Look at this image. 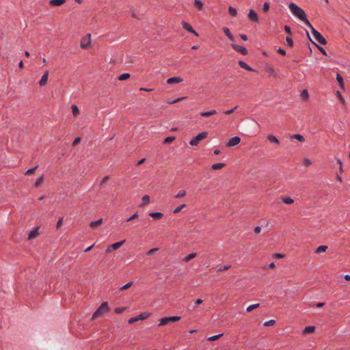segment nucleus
<instances>
[{
    "label": "nucleus",
    "mask_w": 350,
    "mask_h": 350,
    "mask_svg": "<svg viewBox=\"0 0 350 350\" xmlns=\"http://www.w3.org/2000/svg\"><path fill=\"white\" fill-rule=\"evenodd\" d=\"M292 14L302 21L308 27H311V23L306 18L304 10L294 3H291L288 5Z\"/></svg>",
    "instance_id": "obj_1"
},
{
    "label": "nucleus",
    "mask_w": 350,
    "mask_h": 350,
    "mask_svg": "<svg viewBox=\"0 0 350 350\" xmlns=\"http://www.w3.org/2000/svg\"><path fill=\"white\" fill-rule=\"evenodd\" d=\"M109 310L108 303L107 301L103 302L100 307L94 312L92 319L94 320L100 317L103 316Z\"/></svg>",
    "instance_id": "obj_2"
},
{
    "label": "nucleus",
    "mask_w": 350,
    "mask_h": 350,
    "mask_svg": "<svg viewBox=\"0 0 350 350\" xmlns=\"http://www.w3.org/2000/svg\"><path fill=\"white\" fill-rule=\"evenodd\" d=\"M308 27L311 29L312 34L317 41H318L319 43H321V44H323V45L327 44L326 40L323 38V36L319 31H317L312 27V25H311V27Z\"/></svg>",
    "instance_id": "obj_3"
},
{
    "label": "nucleus",
    "mask_w": 350,
    "mask_h": 350,
    "mask_svg": "<svg viewBox=\"0 0 350 350\" xmlns=\"http://www.w3.org/2000/svg\"><path fill=\"white\" fill-rule=\"evenodd\" d=\"M208 133L204 131L199 133L195 138L192 139L189 144L191 146H198L199 143L204 139L206 138Z\"/></svg>",
    "instance_id": "obj_4"
},
{
    "label": "nucleus",
    "mask_w": 350,
    "mask_h": 350,
    "mask_svg": "<svg viewBox=\"0 0 350 350\" xmlns=\"http://www.w3.org/2000/svg\"><path fill=\"white\" fill-rule=\"evenodd\" d=\"M91 40V34H87L81 38L80 46L83 49H87L90 45Z\"/></svg>",
    "instance_id": "obj_5"
},
{
    "label": "nucleus",
    "mask_w": 350,
    "mask_h": 350,
    "mask_svg": "<svg viewBox=\"0 0 350 350\" xmlns=\"http://www.w3.org/2000/svg\"><path fill=\"white\" fill-rule=\"evenodd\" d=\"M149 316H150V314L146 313V312H143V313H141L137 317H132V318L129 319V321H128V323L129 324H132V323H133L135 322H137L138 321L144 320V319H147Z\"/></svg>",
    "instance_id": "obj_6"
},
{
    "label": "nucleus",
    "mask_w": 350,
    "mask_h": 350,
    "mask_svg": "<svg viewBox=\"0 0 350 350\" xmlns=\"http://www.w3.org/2000/svg\"><path fill=\"white\" fill-rule=\"evenodd\" d=\"M241 142V138L239 137H233L228 140L226 144L227 147H232L238 145Z\"/></svg>",
    "instance_id": "obj_7"
},
{
    "label": "nucleus",
    "mask_w": 350,
    "mask_h": 350,
    "mask_svg": "<svg viewBox=\"0 0 350 350\" xmlns=\"http://www.w3.org/2000/svg\"><path fill=\"white\" fill-rule=\"evenodd\" d=\"M231 46L233 49H234L236 51L241 53L243 55H247V50L240 45H237L235 44H232Z\"/></svg>",
    "instance_id": "obj_8"
},
{
    "label": "nucleus",
    "mask_w": 350,
    "mask_h": 350,
    "mask_svg": "<svg viewBox=\"0 0 350 350\" xmlns=\"http://www.w3.org/2000/svg\"><path fill=\"white\" fill-rule=\"evenodd\" d=\"M49 74V70H46L44 72V75H42V77H41V79L39 81V85L40 86H44L47 83Z\"/></svg>",
    "instance_id": "obj_9"
},
{
    "label": "nucleus",
    "mask_w": 350,
    "mask_h": 350,
    "mask_svg": "<svg viewBox=\"0 0 350 350\" xmlns=\"http://www.w3.org/2000/svg\"><path fill=\"white\" fill-rule=\"evenodd\" d=\"M182 25H183V27L184 29H185L188 31L195 34L197 36H198V34L196 33V31L192 28V27L189 23H187L185 21H183Z\"/></svg>",
    "instance_id": "obj_10"
},
{
    "label": "nucleus",
    "mask_w": 350,
    "mask_h": 350,
    "mask_svg": "<svg viewBox=\"0 0 350 350\" xmlns=\"http://www.w3.org/2000/svg\"><path fill=\"white\" fill-rule=\"evenodd\" d=\"M248 18L253 22H258V17L256 14V12L253 10H250L248 14Z\"/></svg>",
    "instance_id": "obj_11"
},
{
    "label": "nucleus",
    "mask_w": 350,
    "mask_h": 350,
    "mask_svg": "<svg viewBox=\"0 0 350 350\" xmlns=\"http://www.w3.org/2000/svg\"><path fill=\"white\" fill-rule=\"evenodd\" d=\"M183 81V79L181 77H174L169 78L167 80V83L168 84L178 83L182 82Z\"/></svg>",
    "instance_id": "obj_12"
},
{
    "label": "nucleus",
    "mask_w": 350,
    "mask_h": 350,
    "mask_svg": "<svg viewBox=\"0 0 350 350\" xmlns=\"http://www.w3.org/2000/svg\"><path fill=\"white\" fill-rule=\"evenodd\" d=\"M171 323H172V319H171L170 317H164L160 320V321L158 324V326H159V327L163 326V325H165Z\"/></svg>",
    "instance_id": "obj_13"
},
{
    "label": "nucleus",
    "mask_w": 350,
    "mask_h": 350,
    "mask_svg": "<svg viewBox=\"0 0 350 350\" xmlns=\"http://www.w3.org/2000/svg\"><path fill=\"white\" fill-rule=\"evenodd\" d=\"M150 196L148 195H145L142 198V202L139 205L140 207H144L147 206L150 203Z\"/></svg>",
    "instance_id": "obj_14"
},
{
    "label": "nucleus",
    "mask_w": 350,
    "mask_h": 350,
    "mask_svg": "<svg viewBox=\"0 0 350 350\" xmlns=\"http://www.w3.org/2000/svg\"><path fill=\"white\" fill-rule=\"evenodd\" d=\"M290 139H297V140H298L299 142H305V139H304V136H302L300 134L291 135L290 136Z\"/></svg>",
    "instance_id": "obj_15"
},
{
    "label": "nucleus",
    "mask_w": 350,
    "mask_h": 350,
    "mask_svg": "<svg viewBox=\"0 0 350 350\" xmlns=\"http://www.w3.org/2000/svg\"><path fill=\"white\" fill-rule=\"evenodd\" d=\"M66 0H51L49 3L53 6H59L64 4Z\"/></svg>",
    "instance_id": "obj_16"
},
{
    "label": "nucleus",
    "mask_w": 350,
    "mask_h": 350,
    "mask_svg": "<svg viewBox=\"0 0 350 350\" xmlns=\"http://www.w3.org/2000/svg\"><path fill=\"white\" fill-rule=\"evenodd\" d=\"M315 331V327L314 326H307L306 327L304 330H303V333L304 334H312Z\"/></svg>",
    "instance_id": "obj_17"
},
{
    "label": "nucleus",
    "mask_w": 350,
    "mask_h": 350,
    "mask_svg": "<svg viewBox=\"0 0 350 350\" xmlns=\"http://www.w3.org/2000/svg\"><path fill=\"white\" fill-rule=\"evenodd\" d=\"M38 235V228L33 229L28 235V239H33Z\"/></svg>",
    "instance_id": "obj_18"
},
{
    "label": "nucleus",
    "mask_w": 350,
    "mask_h": 350,
    "mask_svg": "<svg viewBox=\"0 0 350 350\" xmlns=\"http://www.w3.org/2000/svg\"><path fill=\"white\" fill-rule=\"evenodd\" d=\"M126 241L125 239L122 240V241H118V242H116L113 244H112L111 245V247L113 249V250H118V248H120L124 243V242Z\"/></svg>",
    "instance_id": "obj_19"
},
{
    "label": "nucleus",
    "mask_w": 350,
    "mask_h": 350,
    "mask_svg": "<svg viewBox=\"0 0 350 350\" xmlns=\"http://www.w3.org/2000/svg\"><path fill=\"white\" fill-rule=\"evenodd\" d=\"M238 63H239V65L241 68H244V69H245V70H248V71H252V70H253V69H252L250 66H248L245 62H244L243 61L240 60V61H239V62H238Z\"/></svg>",
    "instance_id": "obj_20"
},
{
    "label": "nucleus",
    "mask_w": 350,
    "mask_h": 350,
    "mask_svg": "<svg viewBox=\"0 0 350 350\" xmlns=\"http://www.w3.org/2000/svg\"><path fill=\"white\" fill-rule=\"evenodd\" d=\"M102 224H103V219H100L97 221L90 222V227L92 228H94L98 226H100Z\"/></svg>",
    "instance_id": "obj_21"
},
{
    "label": "nucleus",
    "mask_w": 350,
    "mask_h": 350,
    "mask_svg": "<svg viewBox=\"0 0 350 350\" xmlns=\"http://www.w3.org/2000/svg\"><path fill=\"white\" fill-rule=\"evenodd\" d=\"M150 215L155 219H159L163 217V214L161 212H153L150 213Z\"/></svg>",
    "instance_id": "obj_22"
},
{
    "label": "nucleus",
    "mask_w": 350,
    "mask_h": 350,
    "mask_svg": "<svg viewBox=\"0 0 350 350\" xmlns=\"http://www.w3.org/2000/svg\"><path fill=\"white\" fill-rule=\"evenodd\" d=\"M336 80L340 85V87L342 89H344L345 85H344V81L342 77L340 74H337L336 75Z\"/></svg>",
    "instance_id": "obj_23"
},
{
    "label": "nucleus",
    "mask_w": 350,
    "mask_h": 350,
    "mask_svg": "<svg viewBox=\"0 0 350 350\" xmlns=\"http://www.w3.org/2000/svg\"><path fill=\"white\" fill-rule=\"evenodd\" d=\"M267 139L273 144H279L280 142L279 140L275 137L274 135H269L267 136Z\"/></svg>",
    "instance_id": "obj_24"
},
{
    "label": "nucleus",
    "mask_w": 350,
    "mask_h": 350,
    "mask_svg": "<svg viewBox=\"0 0 350 350\" xmlns=\"http://www.w3.org/2000/svg\"><path fill=\"white\" fill-rule=\"evenodd\" d=\"M196 256H197L196 253H195V252L191 253L183 258V261L187 262L189 260H191V259L194 258Z\"/></svg>",
    "instance_id": "obj_25"
},
{
    "label": "nucleus",
    "mask_w": 350,
    "mask_h": 350,
    "mask_svg": "<svg viewBox=\"0 0 350 350\" xmlns=\"http://www.w3.org/2000/svg\"><path fill=\"white\" fill-rule=\"evenodd\" d=\"M327 248L328 247L326 245H320L319 247H318L316 249V253L317 254H320V253L325 252L327 251Z\"/></svg>",
    "instance_id": "obj_26"
},
{
    "label": "nucleus",
    "mask_w": 350,
    "mask_h": 350,
    "mask_svg": "<svg viewBox=\"0 0 350 350\" xmlns=\"http://www.w3.org/2000/svg\"><path fill=\"white\" fill-rule=\"evenodd\" d=\"M71 109L72 114L75 117L77 116L79 114V109L77 105H72L71 106Z\"/></svg>",
    "instance_id": "obj_27"
},
{
    "label": "nucleus",
    "mask_w": 350,
    "mask_h": 350,
    "mask_svg": "<svg viewBox=\"0 0 350 350\" xmlns=\"http://www.w3.org/2000/svg\"><path fill=\"white\" fill-rule=\"evenodd\" d=\"M282 200L286 204H291L294 202V200L289 197H282Z\"/></svg>",
    "instance_id": "obj_28"
},
{
    "label": "nucleus",
    "mask_w": 350,
    "mask_h": 350,
    "mask_svg": "<svg viewBox=\"0 0 350 350\" xmlns=\"http://www.w3.org/2000/svg\"><path fill=\"white\" fill-rule=\"evenodd\" d=\"M224 166H225L224 163H217L213 164L211 167H212L213 170H221Z\"/></svg>",
    "instance_id": "obj_29"
},
{
    "label": "nucleus",
    "mask_w": 350,
    "mask_h": 350,
    "mask_svg": "<svg viewBox=\"0 0 350 350\" xmlns=\"http://www.w3.org/2000/svg\"><path fill=\"white\" fill-rule=\"evenodd\" d=\"M187 194V191L184 189L180 190L177 194L174 196L176 198H181L185 196Z\"/></svg>",
    "instance_id": "obj_30"
},
{
    "label": "nucleus",
    "mask_w": 350,
    "mask_h": 350,
    "mask_svg": "<svg viewBox=\"0 0 350 350\" xmlns=\"http://www.w3.org/2000/svg\"><path fill=\"white\" fill-rule=\"evenodd\" d=\"M259 306H260L259 304H255L250 305L247 308L246 310H247V312H250L252 310H254V309L258 308L259 307Z\"/></svg>",
    "instance_id": "obj_31"
},
{
    "label": "nucleus",
    "mask_w": 350,
    "mask_h": 350,
    "mask_svg": "<svg viewBox=\"0 0 350 350\" xmlns=\"http://www.w3.org/2000/svg\"><path fill=\"white\" fill-rule=\"evenodd\" d=\"M224 334H219L218 335H215V336H210L207 338V340L208 341H215V340H218L219 338H220Z\"/></svg>",
    "instance_id": "obj_32"
},
{
    "label": "nucleus",
    "mask_w": 350,
    "mask_h": 350,
    "mask_svg": "<svg viewBox=\"0 0 350 350\" xmlns=\"http://www.w3.org/2000/svg\"><path fill=\"white\" fill-rule=\"evenodd\" d=\"M336 96L338 97V98L339 99L340 102L342 105H345V103H346L345 100L344 99L343 96H342L341 93L339 91L336 92Z\"/></svg>",
    "instance_id": "obj_33"
},
{
    "label": "nucleus",
    "mask_w": 350,
    "mask_h": 350,
    "mask_svg": "<svg viewBox=\"0 0 350 350\" xmlns=\"http://www.w3.org/2000/svg\"><path fill=\"white\" fill-rule=\"evenodd\" d=\"M186 206L185 204H180V206L175 208L173 211V213L176 214L178 213L183 208Z\"/></svg>",
    "instance_id": "obj_34"
},
{
    "label": "nucleus",
    "mask_w": 350,
    "mask_h": 350,
    "mask_svg": "<svg viewBox=\"0 0 350 350\" xmlns=\"http://www.w3.org/2000/svg\"><path fill=\"white\" fill-rule=\"evenodd\" d=\"M43 180H44L43 176H40L38 178H37V180L35 183V187H40L42 185V183H43Z\"/></svg>",
    "instance_id": "obj_35"
},
{
    "label": "nucleus",
    "mask_w": 350,
    "mask_h": 350,
    "mask_svg": "<svg viewBox=\"0 0 350 350\" xmlns=\"http://www.w3.org/2000/svg\"><path fill=\"white\" fill-rule=\"evenodd\" d=\"M133 282H128L127 284H124V286H122L120 290V291H124V290H126L128 288H129L132 285H133Z\"/></svg>",
    "instance_id": "obj_36"
},
{
    "label": "nucleus",
    "mask_w": 350,
    "mask_h": 350,
    "mask_svg": "<svg viewBox=\"0 0 350 350\" xmlns=\"http://www.w3.org/2000/svg\"><path fill=\"white\" fill-rule=\"evenodd\" d=\"M129 77H130V75L129 73H124V74L121 75L120 76H119L118 79L120 81H124V80L129 79Z\"/></svg>",
    "instance_id": "obj_37"
},
{
    "label": "nucleus",
    "mask_w": 350,
    "mask_h": 350,
    "mask_svg": "<svg viewBox=\"0 0 350 350\" xmlns=\"http://www.w3.org/2000/svg\"><path fill=\"white\" fill-rule=\"evenodd\" d=\"M229 13L231 16H234L237 15V10L231 6L228 8Z\"/></svg>",
    "instance_id": "obj_38"
},
{
    "label": "nucleus",
    "mask_w": 350,
    "mask_h": 350,
    "mask_svg": "<svg viewBox=\"0 0 350 350\" xmlns=\"http://www.w3.org/2000/svg\"><path fill=\"white\" fill-rule=\"evenodd\" d=\"M38 168V166H36L35 167H33V168H31V169H29L28 170H27L25 173V175H31L32 174H33L36 169Z\"/></svg>",
    "instance_id": "obj_39"
},
{
    "label": "nucleus",
    "mask_w": 350,
    "mask_h": 350,
    "mask_svg": "<svg viewBox=\"0 0 350 350\" xmlns=\"http://www.w3.org/2000/svg\"><path fill=\"white\" fill-rule=\"evenodd\" d=\"M194 3L198 8L199 10L202 9L203 3L200 0H195Z\"/></svg>",
    "instance_id": "obj_40"
},
{
    "label": "nucleus",
    "mask_w": 350,
    "mask_h": 350,
    "mask_svg": "<svg viewBox=\"0 0 350 350\" xmlns=\"http://www.w3.org/2000/svg\"><path fill=\"white\" fill-rule=\"evenodd\" d=\"M275 320L271 319V320H269V321H265V322L264 323V325H265V326H267V327H268V326H272V325H275Z\"/></svg>",
    "instance_id": "obj_41"
},
{
    "label": "nucleus",
    "mask_w": 350,
    "mask_h": 350,
    "mask_svg": "<svg viewBox=\"0 0 350 350\" xmlns=\"http://www.w3.org/2000/svg\"><path fill=\"white\" fill-rule=\"evenodd\" d=\"M139 217V214L137 212L135 213L133 215H131V217H129L127 219H126V221H131L136 218H137Z\"/></svg>",
    "instance_id": "obj_42"
},
{
    "label": "nucleus",
    "mask_w": 350,
    "mask_h": 350,
    "mask_svg": "<svg viewBox=\"0 0 350 350\" xmlns=\"http://www.w3.org/2000/svg\"><path fill=\"white\" fill-rule=\"evenodd\" d=\"M175 139L174 137H167L164 139V144H170Z\"/></svg>",
    "instance_id": "obj_43"
},
{
    "label": "nucleus",
    "mask_w": 350,
    "mask_h": 350,
    "mask_svg": "<svg viewBox=\"0 0 350 350\" xmlns=\"http://www.w3.org/2000/svg\"><path fill=\"white\" fill-rule=\"evenodd\" d=\"M301 95L303 97V98L306 100H307L309 98V94L306 90H303Z\"/></svg>",
    "instance_id": "obj_44"
},
{
    "label": "nucleus",
    "mask_w": 350,
    "mask_h": 350,
    "mask_svg": "<svg viewBox=\"0 0 350 350\" xmlns=\"http://www.w3.org/2000/svg\"><path fill=\"white\" fill-rule=\"evenodd\" d=\"M63 220H64L63 217H60V218L58 219L57 223V224H56V228H57V229H59V228H60L62 227V224H63Z\"/></svg>",
    "instance_id": "obj_45"
},
{
    "label": "nucleus",
    "mask_w": 350,
    "mask_h": 350,
    "mask_svg": "<svg viewBox=\"0 0 350 350\" xmlns=\"http://www.w3.org/2000/svg\"><path fill=\"white\" fill-rule=\"evenodd\" d=\"M159 250V248H152L148 251L147 255L151 256L153 255L156 252Z\"/></svg>",
    "instance_id": "obj_46"
},
{
    "label": "nucleus",
    "mask_w": 350,
    "mask_h": 350,
    "mask_svg": "<svg viewBox=\"0 0 350 350\" xmlns=\"http://www.w3.org/2000/svg\"><path fill=\"white\" fill-rule=\"evenodd\" d=\"M231 267L230 265L217 269V271H223L229 269Z\"/></svg>",
    "instance_id": "obj_47"
},
{
    "label": "nucleus",
    "mask_w": 350,
    "mask_h": 350,
    "mask_svg": "<svg viewBox=\"0 0 350 350\" xmlns=\"http://www.w3.org/2000/svg\"><path fill=\"white\" fill-rule=\"evenodd\" d=\"M304 164L305 166L308 167L312 164V161L310 159L306 158L304 160Z\"/></svg>",
    "instance_id": "obj_48"
},
{
    "label": "nucleus",
    "mask_w": 350,
    "mask_h": 350,
    "mask_svg": "<svg viewBox=\"0 0 350 350\" xmlns=\"http://www.w3.org/2000/svg\"><path fill=\"white\" fill-rule=\"evenodd\" d=\"M286 41L289 46L292 47L293 46V41L290 37H286Z\"/></svg>",
    "instance_id": "obj_49"
},
{
    "label": "nucleus",
    "mask_w": 350,
    "mask_h": 350,
    "mask_svg": "<svg viewBox=\"0 0 350 350\" xmlns=\"http://www.w3.org/2000/svg\"><path fill=\"white\" fill-rule=\"evenodd\" d=\"M185 97H181V98H177L176 100H171L170 101H167V103L169 104H173V103H178V102H180V100L185 99Z\"/></svg>",
    "instance_id": "obj_50"
},
{
    "label": "nucleus",
    "mask_w": 350,
    "mask_h": 350,
    "mask_svg": "<svg viewBox=\"0 0 350 350\" xmlns=\"http://www.w3.org/2000/svg\"><path fill=\"white\" fill-rule=\"evenodd\" d=\"M126 310L125 307L117 308L115 309V312L117 314L122 313Z\"/></svg>",
    "instance_id": "obj_51"
},
{
    "label": "nucleus",
    "mask_w": 350,
    "mask_h": 350,
    "mask_svg": "<svg viewBox=\"0 0 350 350\" xmlns=\"http://www.w3.org/2000/svg\"><path fill=\"white\" fill-rule=\"evenodd\" d=\"M269 10V3L266 2L264 3L262 7V10L265 12H267Z\"/></svg>",
    "instance_id": "obj_52"
},
{
    "label": "nucleus",
    "mask_w": 350,
    "mask_h": 350,
    "mask_svg": "<svg viewBox=\"0 0 350 350\" xmlns=\"http://www.w3.org/2000/svg\"><path fill=\"white\" fill-rule=\"evenodd\" d=\"M337 163L339 165V171L340 173H342L343 172V168H342V162L341 161V160L338 159L337 161Z\"/></svg>",
    "instance_id": "obj_53"
},
{
    "label": "nucleus",
    "mask_w": 350,
    "mask_h": 350,
    "mask_svg": "<svg viewBox=\"0 0 350 350\" xmlns=\"http://www.w3.org/2000/svg\"><path fill=\"white\" fill-rule=\"evenodd\" d=\"M109 176H105V177L102 179V180H101V182H100V185H103L105 184V183L109 180Z\"/></svg>",
    "instance_id": "obj_54"
},
{
    "label": "nucleus",
    "mask_w": 350,
    "mask_h": 350,
    "mask_svg": "<svg viewBox=\"0 0 350 350\" xmlns=\"http://www.w3.org/2000/svg\"><path fill=\"white\" fill-rule=\"evenodd\" d=\"M223 31L224 32V33L226 35V36L228 37V36H230V34H232L229 30L228 28L227 27H224L223 28Z\"/></svg>",
    "instance_id": "obj_55"
},
{
    "label": "nucleus",
    "mask_w": 350,
    "mask_h": 350,
    "mask_svg": "<svg viewBox=\"0 0 350 350\" xmlns=\"http://www.w3.org/2000/svg\"><path fill=\"white\" fill-rule=\"evenodd\" d=\"M170 317H171L172 323L178 321L181 319V317H179V316Z\"/></svg>",
    "instance_id": "obj_56"
},
{
    "label": "nucleus",
    "mask_w": 350,
    "mask_h": 350,
    "mask_svg": "<svg viewBox=\"0 0 350 350\" xmlns=\"http://www.w3.org/2000/svg\"><path fill=\"white\" fill-rule=\"evenodd\" d=\"M237 108V106H235L233 109L226 111L225 114H226V115L232 114Z\"/></svg>",
    "instance_id": "obj_57"
},
{
    "label": "nucleus",
    "mask_w": 350,
    "mask_h": 350,
    "mask_svg": "<svg viewBox=\"0 0 350 350\" xmlns=\"http://www.w3.org/2000/svg\"><path fill=\"white\" fill-rule=\"evenodd\" d=\"M81 141V138L80 137H76L75 139V140L73 141L72 142V146H75L76 145H77Z\"/></svg>",
    "instance_id": "obj_58"
},
{
    "label": "nucleus",
    "mask_w": 350,
    "mask_h": 350,
    "mask_svg": "<svg viewBox=\"0 0 350 350\" xmlns=\"http://www.w3.org/2000/svg\"><path fill=\"white\" fill-rule=\"evenodd\" d=\"M284 30L288 34H291V30L289 26L285 25Z\"/></svg>",
    "instance_id": "obj_59"
},
{
    "label": "nucleus",
    "mask_w": 350,
    "mask_h": 350,
    "mask_svg": "<svg viewBox=\"0 0 350 350\" xmlns=\"http://www.w3.org/2000/svg\"><path fill=\"white\" fill-rule=\"evenodd\" d=\"M200 116H202V117H209V116H211L210 113L208 111L202 112V113H200Z\"/></svg>",
    "instance_id": "obj_60"
},
{
    "label": "nucleus",
    "mask_w": 350,
    "mask_h": 350,
    "mask_svg": "<svg viewBox=\"0 0 350 350\" xmlns=\"http://www.w3.org/2000/svg\"><path fill=\"white\" fill-rule=\"evenodd\" d=\"M254 231L256 234H259L261 231V228L260 226H256L254 228Z\"/></svg>",
    "instance_id": "obj_61"
},
{
    "label": "nucleus",
    "mask_w": 350,
    "mask_h": 350,
    "mask_svg": "<svg viewBox=\"0 0 350 350\" xmlns=\"http://www.w3.org/2000/svg\"><path fill=\"white\" fill-rule=\"evenodd\" d=\"M203 302L202 299H198L197 300H196L195 301V307H196L197 306L201 304Z\"/></svg>",
    "instance_id": "obj_62"
},
{
    "label": "nucleus",
    "mask_w": 350,
    "mask_h": 350,
    "mask_svg": "<svg viewBox=\"0 0 350 350\" xmlns=\"http://www.w3.org/2000/svg\"><path fill=\"white\" fill-rule=\"evenodd\" d=\"M278 52L283 55H286V51L281 48L278 49Z\"/></svg>",
    "instance_id": "obj_63"
},
{
    "label": "nucleus",
    "mask_w": 350,
    "mask_h": 350,
    "mask_svg": "<svg viewBox=\"0 0 350 350\" xmlns=\"http://www.w3.org/2000/svg\"><path fill=\"white\" fill-rule=\"evenodd\" d=\"M267 72H268L270 75H274V73H275V71H274L273 68H269L267 69Z\"/></svg>",
    "instance_id": "obj_64"
}]
</instances>
